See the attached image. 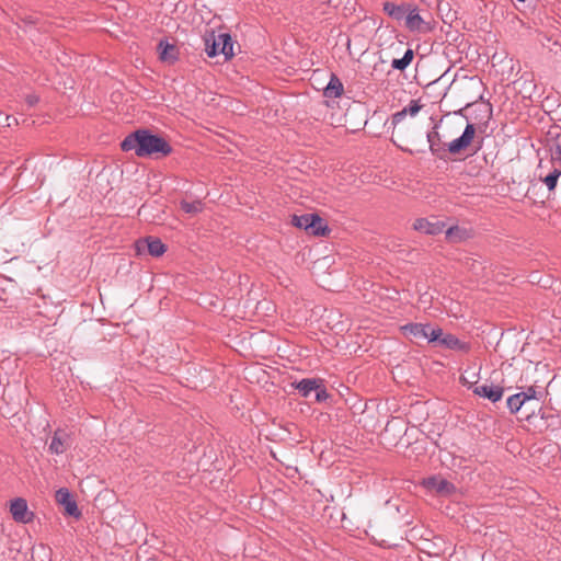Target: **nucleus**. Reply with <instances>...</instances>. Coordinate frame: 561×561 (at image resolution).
I'll return each mask as SVG.
<instances>
[{
  "label": "nucleus",
  "mask_w": 561,
  "mask_h": 561,
  "mask_svg": "<svg viewBox=\"0 0 561 561\" xmlns=\"http://www.w3.org/2000/svg\"><path fill=\"white\" fill-rule=\"evenodd\" d=\"M411 3H400L387 1L382 5L383 12L396 21H404Z\"/></svg>",
  "instance_id": "nucleus-14"
},
{
  "label": "nucleus",
  "mask_w": 561,
  "mask_h": 561,
  "mask_svg": "<svg viewBox=\"0 0 561 561\" xmlns=\"http://www.w3.org/2000/svg\"><path fill=\"white\" fill-rule=\"evenodd\" d=\"M423 485L430 490L435 491L439 495H449L456 491V486L439 476H432L423 480Z\"/></svg>",
  "instance_id": "nucleus-7"
},
{
  "label": "nucleus",
  "mask_w": 561,
  "mask_h": 561,
  "mask_svg": "<svg viewBox=\"0 0 561 561\" xmlns=\"http://www.w3.org/2000/svg\"><path fill=\"white\" fill-rule=\"evenodd\" d=\"M165 245L159 238L147 237L144 239H139L136 242V251L138 254H142L147 251L150 255L158 257L161 256L165 252Z\"/></svg>",
  "instance_id": "nucleus-6"
},
{
  "label": "nucleus",
  "mask_w": 561,
  "mask_h": 561,
  "mask_svg": "<svg viewBox=\"0 0 561 561\" xmlns=\"http://www.w3.org/2000/svg\"><path fill=\"white\" fill-rule=\"evenodd\" d=\"M407 116H408V114L403 110L398 111L394 114H392V116H391L392 128L394 129L396 126L399 125Z\"/></svg>",
  "instance_id": "nucleus-28"
},
{
  "label": "nucleus",
  "mask_w": 561,
  "mask_h": 561,
  "mask_svg": "<svg viewBox=\"0 0 561 561\" xmlns=\"http://www.w3.org/2000/svg\"><path fill=\"white\" fill-rule=\"evenodd\" d=\"M343 91V83L335 75H332L329 83L324 88L323 94L329 99H336L342 95Z\"/></svg>",
  "instance_id": "nucleus-15"
},
{
  "label": "nucleus",
  "mask_w": 561,
  "mask_h": 561,
  "mask_svg": "<svg viewBox=\"0 0 561 561\" xmlns=\"http://www.w3.org/2000/svg\"><path fill=\"white\" fill-rule=\"evenodd\" d=\"M404 25L410 32L415 33H428L433 30V24L426 21L416 7L410 4L407 12Z\"/></svg>",
  "instance_id": "nucleus-4"
},
{
  "label": "nucleus",
  "mask_w": 561,
  "mask_h": 561,
  "mask_svg": "<svg viewBox=\"0 0 561 561\" xmlns=\"http://www.w3.org/2000/svg\"><path fill=\"white\" fill-rule=\"evenodd\" d=\"M427 141L430 145V150L433 154H436L438 157L440 156L442 147H440V137L437 131H430L427 134Z\"/></svg>",
  "instance_id": "nucleus-23"
},
{
  "label": "nucleus",
  "mask_w": 561,
  "mask_h": 561,
  "mask_svg": "<svg viewBox=\"0 0 561 561\" xmlns=\"http://www.w3.org/2000/svg\"><path fill=\"white\" fill-rule=\"evenodd\" d=\"M472 268H473V273L476 275H480L484 270V267L481 265V263L479 264V267H477L476 264L473 263Z\"/></svg>",
  "instance_id": "nucleus-33"
},
{
  "label": "nucleus",
  "mask_w": 561,
  "mask_h": 561,
  "mask_svg": "<svg viewBox=\"0 0 561 561\" xmlns=\"http://www.w3.org/2000/svg\"><path fill=\"white\" fill-rule=\"evenodd\" d=\"M160 48V58L163 61H175L178 59V56L175 54V46L168 43L160 41L159 43Z\"/></svg>",
  "instance_id": "nucleus-18"
},
{
  "label": "nucleus",
  "mask_w": 561,
  "mask_h": 561,
  "mask_svg": "<svg viewBox=\"0 0 561 561\" xmlns=\"http://www.w3.org/2000/svg\"><path fill=\"white\" fill-rule=\"evenodd\" d=\"M316 391V399L318 401H323L328 398V392L324 388H319L318 390H314Z\"/></svg>",
  "instance_id": "nucleus-31"
},
{
  "label": "nucleus",
  "mask_w": 561,
  "mask_h": 561,
  "mask_svg": "<svg viewBox=\"0 0 561 561\" xmlns=\"http://www.w3.org/2000/svg\"><path fill=\"white\" fill-rule=\"evenodd\" d=\"M401 331L407 336L426 339L432 343L438 339L440 328H432L428 323H408L401 327Z\"/></svg>",
  "instance_id": "nucleus-3"
},
{
  "label": "nucleus",
  "mask_w": 561,
  "mask_h": 561,
  "mask_svg": "<svg viewBox=\"0 0 561 561\" xmlns=\"http://www.w3.org/2000/svg\"><path fill=\"white\" fill-rule=\"evenodd\" d=\"M520 398L525 400V402L534 399H538V392L534 386L528 387L525 391L519 392Z\"/></svg>",
  "instance_id": "nucleus-27"
},
{
  "label": "nucleus",
  "mask_w": 561,
  "mask_h": 561,
  "mask_svg": "<svg viewBox=\"0 0 561 561\" xmlns=\"http://www.w3.org/2000/svg\"><path fill=\"white\" fill-rule=\"evenodd\" d=\"M12 122L16 123V119L14 117L7 115L3 122L0 121V125L10 127L12 125Z\"/></svg>",
  "instance_id": "nucleus-32"
},
{
  "label": "nucleus",
  "mask_w": 561,
  "mask_h": 561,
  "mask_svg": "<svg viewBox=\"0 0 561 561\" xmlns=\"http://www.w3.org/2000/svg\"><path fill=\"white\" fill-rule=\"evenodd\" d=\"M310 218H314L318 220H314L311 224V226L309 228V232H311L313 236H319V237H323L329 232V228H328L327 224L319 215L312 214V216Z\"/></svg>",
  "instance_id": "nucleus-19"
},
{
  "label": "nucleus",
  "mask_w": 561,
  "mask_h": 561,
  "mask_svg": "<svg viewBox=\"0 0 561 561\" xmlns=\"http://www.w3.org/2000/svg\"><path fill=\"white\" fill-rule=\"evenodd\" d=\"M121 148L123 151L134 150L138 157L168 156L172 152V147L164 138L151 134L148 129H138L126 136Z\"/></svg>",
  "instance_id": "nucleus-1"
},
{
  "label": "nucleus",
  "mask_w": 561,
  "mask_h": 561,
  "mask_svg": "<svg viewBox=\"0 0 561 561\" xmlns=\"http://www.w3.org/2000/svg\"><path fill=\"white\" fill-rule=\"evenodd\" d=\"M472 392L495 403L502 399L504 394V388L500 385L483 383L474 386Z\"/></svg>",
  "instance_id": "nucleus-10"
},
{
  "label": "nucleus",
  "mask_w": 561,
  "mask_h": 561,
  "mask_svg": "<svg viewBox=\"0 0 561 561\" xmlns=\"http://www.w3.org/2000/svg\"><path fill=\"white\" fill-rule=\"evenodd\" d=\"M520 397H522L520 393L517 392L507 398L506 405L512 414L517 413L522 409V407L526 403L525 400Z\"/></svg>",
  "instance_id": "nucleus-22"
},
{
  "label": "nucleus",
  "mask_w": 561,
  "mask_h": 561,
  "mask_svg": "<svg viewBox=\"0 0 561 561\" xmlns=\"http://www.w3.org/2000/svg\"><path fill=\"white\" fill-rule=\"evenodd\" d=\"M10 513L13 519L19 523H28L33 516V513L28 512L27 502L22 497H16L11 502Z\"/></svg>",
  "instance_id": "nucleus-12"
},
{
  "label": "nucleus",
  "mask_w": 561,
  "mask_h": 561,
  "mask_svg": "<svg viewBox=\"0 0 561 561\" xmlns=\"http://www.w3.org/2000/svg\"><path fill=\"white\" fill-rule=\"evenodd\" d=\"M413 227L416 231L425 234L436 236L443 232L445 224L437 220L436 218H419L414 221Z\"/></svg>",
  "instance_id": "nucleus-11"
},
{
  "label": "nucleus",
  "mask_w": 561,
  "mask_h": 561,
  "mask_svg": "<svg viewBox=\"0 0 561 561\" xmlns=\"http://www.w3.org/2000/svg\"><path fill=\"white\" fill-rule=\"evenodd\" d=\"M476 135L474 124L468 123L462 131V134L450 141L447 145V150L451 154H457L468 148L470 144L473 141Z\"/></svg>",
  "instance_id": "nucleus-5"
},
{
  "label": "nucleus",
  "mask_w": 561,
  "mask_h": 561,
  "mask_svg": "<svg viewBox=\"0 0 561 561\" xmlns=\"http://www.w3.org/2000/svg\"><path fill=\"white\" fill-rule=\"evenodd\" d=\"M433 343H437L438 345H442L448 350L460 351V352L469 351L468 343L460 341L454 334H450V333L444 334L442 329H440L438 339L436 341H434Z\"/></svg>",
  "instance_id": "nucleus-13"
},
{
  "label": "nucleus",
  "mask_w": 561,
  "mask_h": 561,
  "mask_svg": "<svg viewBox=\"0 0 561 561\" xmlns=\"http://www.w3.org/2000/svg\"><path fill=\"white\" fill-rule=\"evenodd\" d=\"M312 214L294 215L291 222L295 227L309 231L311 224L316 220L314 218H310Z\"/></svg>",
  "instance_id": "nucleus-20"
},
{
  "label": "nucleus",
  "mask_w": 561,
  "mask_h": 561,
  "mask_svg": "<svg viewBox=\"0 0 561 561\" xmlns=\"http://www.w3.org/2000/svg\"><path fill=\"white\" fill-rule=\"evenodd\" d=\"M205 51L208 57L213 58L222 55L225 60H229L234 56V43L229 33H216L208 30L203 36Z\"/></svg>",
  "instance_id": "nucleus-2"
},
{
  "label": "nucleus",
  "mask_w": 561,
  "mask_h": 561,
  "mask_svg": "<svg viewBox=\"0 0 561 561\" xmlns=\"http://www.w3.org/2000/svg\"><path fill=\"white\" fill-rule=\"evenodd\" d=\"M181 208L186 214H197L203 210V203L201 201H194V202L182 201Z\"/></svg>",
  "instance_id": "nucleus-24"
},
{
  "label": "nucleus",
  "mask_w": 561,
  "mask_h": 561,
  "mask_svg": "<svg viewBox=\"0 0 561 561\" xmlns=\"http://www.w3.org/2000/svg\"><path fill=\"white\" fill-rule=\"evenodd\" d=\"M560 175L561 171L559 169H554L552 172H550L542 179V182L545 183L549 191H553L556 188Z\"/></svg>",
  "instance_id": "nucleus-25"
},
{
  "label": "nucleus",
  "mask_w": 561,
  "mask_h": 561,
  "mask_svg": "<svg viewBox=\"0 0 561 561\" xmlns=\"http://www.w3.org/2000/svg\"><path fill=\"white\" fill-rule=\"evenodd\" d=\"M320 388V381L318 379L305 378L301 379L297 385L296 389L302 397H309V394Z\"/></svg>",
  "instance_id": "nucleus-16"
},
{
  "label": "nucleus",
  "mask_w": 561,
  "mask_h": 561,
  "mask_svg": "<svg viewBox=\"0 0 561 561\" xmlns=\"http://www.w3.org/2000/svg\"><path fill=\"white\" fill-rule=\"evenodd\" d=\"M552 160L561 165V141L558 142L552 150Z\"/></svg>",
  "instance_id": "nucleus-29"
},
{
  "label": "nucleus",
  "mask_w": 561,
  "mask_h": 561,
  "mask_svg": "<svg viewBox=\"0 0 561 561\" xmlns=\"http://www.w3.org/2000/svg\"><path fill=\"white\" fill-rule=\"evenodd\" d=\"M414 53L411 48H408L401 58H396L391 61V67L396 70L403 71L412 62Z\"/></svg>",
  "instance_id": "nucleus-17"
},
{
  "label": "nucleus",
  "mask_w": 561,
  "mask_h": 561,
  "mask_svg": "<svg viewBox=\"0 0 561 561\" xmlns=\"http://www.w3.org/2000/svg\"><path fill=\"white\" fill-rule=\"evenodd\" d=\"M71 444L70 434L64 428H57L51 436L48 450L54 455L64 454Z\"/></svg>",
  "instance_id": "nucleus-9"
},
{
  "label": "nucleus",
  "mask_w": 561,
  "mask_h": 561,
  "mask_svg": "<svg viewBox=\"0 0 561 561\" xmlns=\"http://www.w3.org/2000/svg\"><path fill=\"white\" fill-rule=\"evenodd\" d=\"M39 101V98L36 94H27L25 98L26 104L32 107L36 105Z\"/></svg>",
  "instance_id": "nucleus-30"
},
{
  "label": "nucleus",
  "mask_w": 561,
  "mask_h": 561,
  "mask_svg": "<svg viewBox=\"0 0 561 561\" xmlns=\"http://www.w3.org/2000/svg\"><path fill=\"white\" fill-rule=\"evenodd\" d=\"M56 502L64 506L65 512L72 517H80L81 512L78 508L77 502L73 500L70 491L67 488H60L55 493Z\"/></svg>",
  "instance_id": "nucleus-8"
},
{
  "label": "nucleus",
  "mask_w": 561,
  "mask_h": 561,
  "mask_svg": "<svg viewBox=\"0 0 561 561\" xmlns=\"http://www.w3.org/2000/svg\"><path fill=\"white\" fill-rule=\"evenodd\" d=\"M422 108V104H420V100H411L409 105L403 107L402 110L411 117H414L419 114Z\"/></svg>",
  "instance_id": "nucleus-26"
},
{
  "label": "nucleus",
  "mask_w": 561,
  "mask_h": 561,
  "mask_svg": "<svg viewBox=\"0 0 561 561\" xmlns=\"http://www.w3.org/2000/svg\"><path fill=\"white\" fill-rule=\"evenodd\" d=\"M446 238L451 242H460L467 238V230L453 226L446 230Z\"/></svg>",
  "instance_id": "nucleus-21"
}]
</instances>
